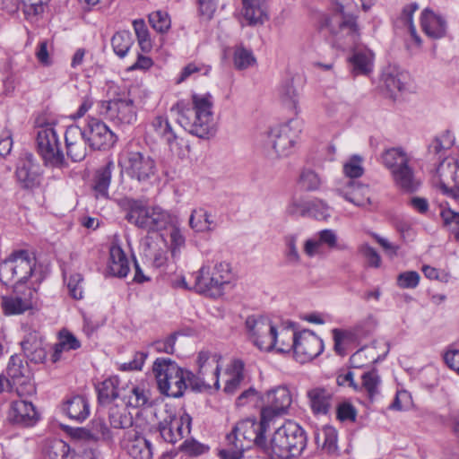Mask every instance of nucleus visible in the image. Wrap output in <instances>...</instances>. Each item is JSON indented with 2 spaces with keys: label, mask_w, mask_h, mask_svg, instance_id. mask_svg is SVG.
<instances>
[{
  "label": "nucleus",
  "mask_w": 459,
  "mask_h": 459,
  "mask_svg": "<svg viewBox=\"0 0 459 459\" xmlns=\"http://www.w3.org/2000/svg\"><path fill=\"white\" fill-rule=\"evenodd\" d=\"M359 2L365 12L375 4V0H332L333 12L321 18L319 28L328 31L333 48H354L361 39V29L355 14L359 10Z\"/></svg>",
  "instance_id": "obj_1"
},
{
  "label": "nucleus",
  "mask_w": 459,
  "mask_h": 459,
  "mask_svg": "<svg viewBox=\"0 0 459 459\" xmlns=\"http://www.w3.org/2000/svg\"><path fill=\"white\" fill-rule=\"evenodd\" d=\"M191 100V106L180 100L172 106L170 112L178 116L179 125L190 134L200 138L212 136L216 132L212 96L195 93Z\"/></svg>",
  "instance_id": "obj_2"
},
{
  "label": "nucleus",
  "mask_w": 459,
  "mask_h": 459,
  "mask_svg": "<svg viewBox=\"0 0 459 459\" xmlns=\"http://www.w3.org/2000/svg\"><path fill=\"white\" fill-rule=\"evenodd\" d=\"M306 431L298 423L289 420L279 427L267 440V459H297L307 446Z\"/></svg>",
  "instance_id": "obj_3"
},
{
  "label": "nucleus",
  "mask_w": 459,
  "mask_h": 459,
  "mask_svg": "<svg viewBox=\"0 0 459 459\" xmlns=\"http://www.w3.org/2000/svg\"><path fill=\"white\" fill-rule=\"evenodd\" d=\"M30 279L29 287H36L43 280L40 270L36 269L35 258L27 251L14 252L8 259L0 264V281L8 285L14 281V286L22 284Z\"/></svg>",
  "instance_id": "obj_4"
},
{
  "label": "nucleus",
  "mask_w": 459,
  "mask_h": 459,
  "mask_svg": "<svg viewBox=\"0 0 459 459\" xmlns=\"http://www.w3.org/2000/svg\"><path fill=\"white\" fill-rule=\"evenodd\" d=\"M300 132V122L297 119L271 128L262 140L264 154L272 160L290 155L294 152Z\"/></svg>",
  "instance_id": "obj_5"
},
{
  "label": "nucleus",
  "mask_w": 459,
  "mask_h": 459,
  "mask_svg": "<svg viewBox=\"0 0 459 459\" xmlns=\"http://www.w3.org/2000/svg\"><path fill=\"white\" fill-rule=\"evenodd\" d=\"M152 371L160 392L167 396L181 397L187 386L191 387V372L170 359H156Z\"/></svg>",
  "instance_id": "obj_6"
},
{
  "label": "nucleus",
  "mask_w": 459,
  "mask_h": 459,
  "mask_svg": "<svg viewBox=\"0 0 459 459\" xmlns=\"http://www.w3.org/2000/svg\"><path fill=\"white\" fill-rule=\"evenodd\" d=\"M269 422L263 419L257 421L255 418H247L239 420L232 431L226 436V441L229 445H234L235 447L243 451L255 446L265 455L267 439L264 433L267 430Z\"/></svg>",
  "instance_id": "obj_7"
},
{
  "label": "nucleus",
  "mask_w": 459,
  "mask_h": 459,
  "mask_svg": "<svg viewBox=\"0 0 459 459\" xmlns=\"http://www.w3.org/2000/svg\"><path fill=\"white\" fill-rule=\"evenodd\" d=\"M193 290L197 293L218 298L232 278L231 266L227 262H217L213 266L204 264L193 274Z\"/></svg>",
  "instance_id": "obj_8"
},
{
  "label": "nucleus",
  "mask_w": 459,
  "mask_h": 459,
  "mask_svg": "<svg viewBox=\"0 0 459 459\" xmlns=\"http://www.w3.org/2000/svg\"><path fill=\"white\" fill-rule=\"evenodd\" d=\"M126 220L147 231H156L173 224V217L168 211L160 206H144L138 201L130 204Z\"/></svg>",
  "instance_id": "obj_9"
},
{
  "label": "nucleus",
  "mask_w": 459,
  "mask_h": 459,
  "mask_svg": "<svg viewBox=\"0 0 459 459\" xmlns=\"http://www.w3.org/2000/svg\"><path fill=\"white\" fill-rule=\"evenodd\" d=\"M221 359V356L216 352L200 351L197 357L198 372L196 375L191 372V388L196 391H203L212 387L219 389Z\"/></svg>",
  "instance_id": "obj_10"
},
{
  "label": "nucleus",
  "mask_w": 459,
  "mask_h": 459,
  "mask_svg": "<svg viewBox=\"0 0 459 459\" xmlns=\"http://www.w3.org/2000/svg\"><path fill=\"white\" fill-rule=\"evenodd\" d=\"M37 150L47 166L61 168L65 159L54 124H45L37 131Z\"/></svg>",
  "instance_id": "obj_11"
},
{
  "label": "nucleus",
  "mask_w": 459,
  "mask_h": 459,
  "mask_svg": "<svg viewBox=\"0 0 459 459\" xmlns=\"http://www.w3.org/2000/svg\"><path fill=\"white\" fill-rule=\"evenodd\" d=\"M121 167L131 179L143 184L151 182L157 173L156 161L147 152H128Z\"/></svg>",
  "instance_id": "obj_12"
},
{
  "label": "nucleus",
  "mask_w": 459,
  "mask_h": 459,
  "mask_svg": "<svg viewBox=\"0 0 459 459\" xmlns=\"http://www.w3.org/2000/svg\"><path fill=\"white\" fill-rule=\"evenodd\" d=\"M246 327L253 342L262 351H271L278 342V332L272 322L263 316H250Z\"/></svg>",
  "instance_id": "obj_13"
},
{
  "label": "nucleus",
  "mask_w": 459,
  "mask_h": 459,
  "mask_svg": "<svg viewBox=\"0 0 459 459\" xmlns=\"http://www.w3.org/2000/svg\"><path fill=\"white\" fill-rule=\"evenodd\" d=\"M98 114L116 125H130L136 120V111L131 99H116L98 102Z\"/></svg>",
  "instance_id": "obj_14"
},
{
  "label": "nucleus",
  "mask_w": 459,
  "mask_h": 459,
  "mask_svg": "<svg viewBox=\"0 0 459 459\" xmlns=\"http://www.w3.org/2000/svg\"><path fill=\"white\" fill-rule=\"evenodd\" d=\"M89 147L93 151H105L117 142L116 134L101 120L90 117L82 127Z\"/></svg>",
  "instance_id": "obj_15"
},
{
  "label": "nucleus",
  "mask_w": 459,
  "mask_h": 459,
  "mask_svg": "<svg viewBox=\"0 0 459 459\" xmlns=\"http://www.w3.org/2000/svg\"><path fill=\"white\" fill-rule=\"evenodd\" d=\"M261 411L263 419L268 422L275 416L285 414L292 403V396L286 386H278L269 390L263 397Z\"/></svg>",
  "instance_id": "obj_16"
},
{
  "label": "nucleus",
  "mask_w": 459,
  "mask_h": 459,
  "mask_svg": "<svg viewBox=\"0 0 459 459\" xmlns=\"http://www.w3.org/2000/svg\"><path fill=\"white\" fill-rule=\"evenodd\" d=\"M42 169L34 155L25 152L22 153L15 170L18 183L22 188L34 189L40 186Z\"/></svg>",
  "instance_id": "obj_17"
},
{
  "label": "nucleus",
  "mask_w": 459,
  "mask_h": 459,
  "mask_svg": "<svg viewBox=\"0 0 459 459\" xmlns=\"http://www.w3.org/2000/svg\"><path fill=\"white\" fill-rule=\"evenodd\" d=\"M37 299L36 287L17 285L10 295L2 297V307L6 315H19L30 309Z\"/></svg>",
  "instance_id": "obj_18"
},
{
  "label": "nucleus",
  "mask_w": 459,
  "mask_h": 459,
  "mask_svg": "<svg viewBox=\"0 0 459 459\" xmlns=\"http://www.w3.org/2000/svg\"><path fill=\"white\" fill-rule=\"evenodd\" d=\"M192 419L183 412L180 415L169 413L159 424V431L164 441L175 444L190 433Z\"/></svg>",
  "instance_id": "obj_19"
},
{
  "label": "nucleus",
  "mask_w": 459,
  "mask_h": 459,
  "mask_svg": "<svg viewBox=\"0 0 459 459\" xmlns=\"http://www.w3.org/2000/svg\"><path fill=\"white\" fill-rule=\"evenodd\" d=\"M324 350L322 340L313 332L304 330L294 338L293 353L297 361L305 363L317 357Z\"/></svg>",
  "instance_id": "obj_20"
},
{
  "label": "nucleus",
  "mask_w": 459,
  "mask_h": 459,
  "mask_svg": "<svg viewBox=\"0 0 459 459\" xmlns=\"http://www.w3.org/2000/svg\"><path fill=\"white\" fill-rule=\"evenodd\" d=\"M67 156L74 162L82 161L88 152V140L82 127L77 125L67 126L65 133Z\"/></svg>",
  "instance_id": "obj_21"
},
{
  "label": "nucleus",
  "mask_w": 459,
  "mask_h": 459,
  "mask_svg": "<svg viewBox=\"0 0 459 459\" xmlns=\"http://www.w3.org/2000/svg\"><path fill=\"white\" fill-rule=\"evenodd\" d=\"M341 51H352L349 58L351 72L354 76L368 75L374 66V53L366 47H360V40L354 48L340 49Z\"/></svg>",
  "instance_id": "obj_22"
},
{
  "label": "nucleus",
  "mask_w": 459,
  "mask_h": 459,
  "mask_svg": "<svg viewBox=\"0 0 459 459\" xmlns=\"http://www.w3.org/2000/svg\"><path fill=\"white\" fill-rule=\"evenodd\" d=\"M339 195L356 206H365L370 204L369 188L353 179H345L336 188Z\"/></svg>",
  "instance_id": "obj_23"
},
{
  "label": "nucleus",
  "mask_w": 459,
  "mask_h": 459,
  "mask_svg": "<svg viewBox=\"0 0 459 459\" xmlns=\"http://www.w3.org/2000/svg\"><path fill=\"white\" fill-rule=\"evenodd\" d=\"M151 126L153 131L167 143L172 152L178 156L183 154L181 146L184 141L178 135L166 117H155L151 123Z\"/></svg>",
  "instance_id": "obj_24"
},
{
  "label": "nucleus",
  "mask_w": 459,
  "mask_h": 459,
  "mask_svg": "<svg viewBox=\"0 0 459 459\" xmlns=\"http://www.w3.org/2000/svg\"><path fill=\"white\" fill-rule=\"evenodd\" d=\"M308 405L316 415H325L333 405V392L323 386H315L307 391Z\"/></svg>",
  "instance_id": "obj_25"
},
{
  "label": "nucleus",
  "mask_w": 459,
  "mask_h": 459,
  "mask_svg": "<svg viewBox=\"0 0 459 459\" xmlns=\"http://www.w3.org/2000/svg\"><path fill=\"white\" fill-rule=\"evenodd\" d=\"M116 166L112 160L98 168L92 177L91 189L97 199H108V187L110 186L113 171Z\"/></svg>",
  "instance_id": "obj_26"
},
{
  "label": "nucleus",
  "mask_w": 459,
  "mask_h": 459,
  "mask_svg": "<svg viewBox=\"0 0 459 459\" xmlns=\"http://www.w3.org/2000/svg\"><path fill=\"white\" fill-rule=\"evenodd\" d=\"M242 15L247 25H262L269 20L266 0H242Z\"/></svg>",
  "instance_id": "obj_27"
},
{
  "label": "nucleus",
  "mask_w": 459,
  "mask_h": 459,
  "mask_svg": "<svg viewBox=\"0 0 459 459\" xmlns=\"http://www.w3.org/2000/svg\"><path fill=\"white\" fill-rule=\"evenodd\" d=\"M125 446L128 455L134 459H152V443L144 437L137 435L134 431L126 434Z\"/></svg>",
  "instance_id": "obj_28"
},
{
  "label": "nucleus",
  "mask_w": 459,
  "mask_h": 459,
  "mask_svg": "<svg viewBox=\"0 0 459 459\" xmlns=\"http://www.w3.org/2000/svg\"><path fill=\"white\" fill-rule=\"evenodd\" d=\"M8 418L15 424L30 426L37 420V411L31 403L17 400L11 403Z\"/></svg>",
  "instance_id": "obj_29"
},
{
  "label": "nucleus",
  "mask_w": 459,
  "mask_h": 459,
  "mask_svg": "<svg viewBox=\"0 0 459 459\" xmlns=\"http://www.w3.org/2000/svg\"><path fill=\"white\" fill-rule=\"evenodd\" d=\"M421 28L430 38L440 39L446 31V22L432 10L426 8L421 13Z\"/></svg>",
  "instance_id": "obj_30"
},
{
  "label": "nucleus",
  "mask_w": 459,
  "mask_h": 459,
  "mask_svg": "<svg viewBox=\"0 0 459 459\" xmlns=\"http://www.w3.org/2000/svg\"><path fill=\"white\" fill-rule=\"evenodd\" d=\"M244 368L245 365L241 359H234L230 361L225 371L227 379L223 391L226 394H233L240 388L246 379Z\"/></svg>",
  "instance_id": "obj_31"
},
{
  "label": "nucleus",
  "mask_w": 459,
  "mask_h": 459,
  "mask_svg": "<svg viewBox=\"0 0 459 459\" xmlns=\"http://www.w3.org/2000/svg\"><path fill=\"white\" fill-rule=\"evenodd\" d=\"M360 383L358 382V387L356 392L364 394L370 402H373L375 398L380 394L381 377L377 369L372 368L371 370L363 372L360 377Z\"/></svg>",
  "instance_id": "obj_32"
},
{
  "label": "nucleus",
  "mask_w": 459,
  "mask_h": 459,
  "mask_svg": "<svg viewBox=\"0 0 459 459\" xmlns=\"http://www.w3.org/2000/svg\"><path fill=\"white\" fill-rule=\"evenodd\" d=\"M108 269L112 275L123 278L129 272V261L122 247L113 243L109 248Z\"/></svg>",
  "instance_id": "obj_33"
},
{
  "label": "nucleus",
  "mask_w": 459,
  "mask_h": 459,
  "mask_svg": "<svg viewBox=\"0 0 459 459\" xmlns=\"http://www.w3.org/2000/svg\"><path fill=\"white\" fill-rule=\"evenodd\" d=\"M26 357L32 362L43 363L47 359V351L42 346L41 338L38 333H30L22 342Z\"/></svg>",
  "instance_id": "obj_34"
},
{
  "label": "nucleus",
  "mask_w": 459,
  "mask_h": 459,
  "mask_svg": "<svg viewBox=\"0 0 459 459\" xmlns=\"http://www.w3.org/2000/svg\"><path fill=\"white\" fill-rule=\"evenodd\" d=\"M407 74L395 67H388L382 74V82L391 98H395L401 92L405 84Z\"/></svg>",
  "instance_id": "obj_35"
},
{
  "label": "nucleus",
  "mask_w": 459,
  "mask_h": 459,
  "mask_svg": "<svg viewBox=\"0 0 459 459\" xmlns=\"http://www.w3.org/2000/svg\"><path fill=\"white\" fill-rule=\"evenodd\" d=\"M189 226L195 232L212 231L215 227L213 216L204 208L194 209L189 218Z\"/></svg>",
  "instance_id": "obj_36"
},
{
  "label": "nucleus",
  "mask_w": 459,
  "mask_h": 459,
  "mask_svg": "<svg viewBox=\"0 0 459 459\" xmlns=\"http://www.w3.org/2000/svg\"><path fill=\"white\" fill-rule=\"evenodd\" d=\"M395 185L407 192H413L417 189L419 182L417 181L413 169L409 163L392 172Z\"/></svg>",
  "instance_id": "obj_37"
},
{
  "label": "nucleus",
  "mask_w": 459,
  "mask_h": 459,
  "mask_svg": "<svg viewBox=\"0 0 459 459\" xmlns=\"http://www.w3.org/2000/svg\"><path fill=\"white\" fill-rule=\"evenodd\" d=\"M382 163L391 173L410 163V156L402 148H390L381 155Z\"/></svg>",
  "instance_id": "obj_38"
},
{
  "label": "nucleus",
  "mask_w": 459,
  "mask_h": 459,
  "mask_svg": "<svg viewBox=\"0 0 459 459\" xmlns=\"http://www.w3.org/2000/svg\"><path fill=\"white\" fill-rule=\"evenodd\" d=\"M65 410L71 419L78 421L84 420L90 414L89 403L82 395H76L68 400Z\"/></svg>",
  "instance_id": "obj_39"
},
{
  "label": "nucleus",
  "mask_w": 459,
  "mask_h": 459,
  "mask_svg": "<svg viewBox=\"0 0 459 459\" xmlns=\"http://www.w3.org/2000/svg\"><path fill=\"white\" fill-rule=\"evenodd\" d=\"M315 439L317 446H321L325 453L333 455L337 452V430L334 428L324 427L316 433Z\"/></svg>",
  "instance_id": "obj_40"
},
{
  "label": "nucleus",
  "mask_w": 459,
  "mask_h": 459,
  "mask_svg": "<svg viewBox=\"0 0 459 459\" xmlns=\"http://www.w3.org/2000/svg\"><path fill=\"white\" fill-rule=\"evenodd\" d=\"M119 379L117 377H110L100 383L97 386L98 400L100 403H109L119 396Z\"/></svg>",
  "instance_id": "obj_41"
},
{
  "label": "nucleus",
  "mask_w": 459,
  "mask_h": 459,
  "mask_svg": "<svg viewBox=\"0 0 459 459\" xmlns=\"http://www.w3.org/2000/svg\"><path fill=\"white\" fill-rule=\"evenodd\" d=\"M6 371L9 380L13 386L26 383L27 377L25 374L28 373V369L27 367L22 364V360L19 357L13 356L11 358Z\"/></svg>",
  "instance_id": "obj_42"
},
{
  "label": "nucleus",
  "mask_w": 459,
  "mask_h": 459,
  "mask_svg": "<svg viewBox=\"0 0 459 459\" xmlns=\"http://www.w3.org/2000/svg\"><path fill=\"white\" fill-rule=\"evenodd\" d=\"M256 64V59L251 49L243 45H238L233 51V65L238 70H246Z\"/></svg>",
  "instance_id": "obj_43"
},
{
  "label": "nucleus",
  "mask_w": 459,
  "mask_h": 459,
  "mask_svg": "<svg viewBox=\"0 0 459 459\" xmlns=\"http://www.w3.org/2000/svg\"><path fill=\"white\" fill-rule=\"evenodd\" d=\"M109 424L114 429H127L133 425V418L125 408L112 405L108 409Z\"/></svg>",
  "instance_id": "obj_44"
},
{
  "label": "nucleus",
  "mask_w": 459,
  "mask_h": 459,
  "mask_svg": "<svg viewBox=\"0 0 459 459\" xmlns=\"http://www.w3.org/2000/svg\"><path fill=\"white\" fill-rule=\"evenodd\" d=\"M134 43L132 34L128 30L117 31L111 39L114 52L119 57H125Z\"/></svg>",
  "instance_id": "obj_45"
},
{
  "label": "nucleus",
  "mask_w": 459,
  "mask_h": 459,
  "mask_svg": "<svg viewBox=\"0 0 459 459\" xmlns=\"http://www.w3.org/2000/svg\"><path fill=\"white\" fill-rule=\"evenodd\" d=\"M127 394H123L129 406L139 408L144 406L149 401V392L143 386L132 385L127 387Z\"/></svg>",
  "instance_id": "obj_46"
},
{
  "label": "nucleus",
  "mask_w": 459,
  "mask_h": 459,
  "mask_svg": "<svg viewBox=\"0 0 459 459\" xmlns=\"http://www.w3.org/2000/svg\"><path fill=\"white\" fill-rule=\"evenodd\" d=\"M334 342V351L339 355H345L349 344L355 341V333L348 330L334 328L332 331Z\"/></svg>",
  "instance_id": "obj_47"
},
{
  "label": "nucleus",
  "mask_w": 459,
  "mask_h": 459,
  "mask_svg": "<svg viewBox=\"0 0 459 459\" xmlns=\"http://www.w3.org/2000/svg\"><path fill=\"white\" fill-rule=\"evenodd\" d=\"M419 9V4L417 3H411L408 5L404 6L401 14V20L409 29L410 34L411 38L414 39L415 43L420 46L421 44V39L417 34L416 28L413 24V13Z\"/></svg>",
  "instance_id": "obj_48"
},
{
  "label": "nucleus",
  "mask_w": 459,
  "mask_h": 459,
  "mask_svg": "<svg viewBox=\"0 0 459 459\" xmlns=\"http://www.w3.org/2000/svg\"><path fill=\"white\" fill-rule=\"evenodd\" d=\"M298 236L295 234L287 235L284 238L286 261L290 265H298L301 262V257L297 247Z\"/></svg>",
  "instance_id": "obj_49"
},
{
  "label": "nucleus",
  "mask_w": 459,
  "mask_h": 459,
  "mask_svg": "<svg viewBox=\"0 0 459 459\" xmlns=\"http://www.w3.org/2000/svg\"><path fill=\"white\" fill-rule=\"evenodd\" d=\"M210 71L211 67L209 65L195 62L189 63L185 67H183L179 76L176 79V83H182L195 74L207 75Z\"/></svg>",
  "instance_id": "obj_50"
},
{
  "label": "nucleus",
  "mask_w": 459,
  "mask_h": 459,
  "mask_svg": "<svg viewBox=\"0 0 459 459\" xmlns=\"http://www.w3.org/2000/svg\"><path fill=\"white\" fill-rule=\"evenodd\" d=\"M307 215L316 220H325L330 216V207L326 203L319 199L306 202Z\"/></svg>",
  "instance_id": "obj_51"
},
{
  "label": "nucleus",
  "mask_w": 459,
  "mask_h": 459,
  "mask_svg": "<svg viewBox=\"0 0 459 459\" xmlns=\"http://www.w3.org/2000/svg\"><path fill=\"white\" fill-rule=\"evenodd\" d=\"M279 96L284 104L290 107H295L298 102V91L292 79H287L281 84Z\"/></svg>",
  "instance_id": "obj_52"
},
{
  "label": "nucleus",
  "mask_w": 459,
  "mask_h": 459,
  "mask_svg": "<svg viewBox=\"0 0 459 459\" xmlns=\"http://www.w3.org/2000/svg\"><path fill=\"white\" fill-rule=\"evenodd\" d=\"M292 329L283 328L278 333V342L273 349H276L279 352H289L294 349V338L297 336Z\"/></svg>",
  "instance_id": "obj_53"
},
{
  "label": "nucleus",
  "mask_w": 459,
  "mask_h": 459,
  "mask_svg": "<svg viewBox=\"0 0 459 459\" xmlns=\"http://www.w3.org/2000/svg\"><path fill=\"white\" fill-rule=\"evenodd\" d=\"M343 172L349 178L348 179L361 177L364 173L362 158L359 155L351 157L343 165Z\"/></svg>",
  "instance_id": "obj_54"
},
{
  "label": "nucleus",
  "mask_w": 459,
  "mask_h": 459,
  "mask_svg": "<svg viewBox=\"0 0 459 459\" xmlns=\"http://www.w3.org/2000/svg\"><path fill=\"white\" fill-rule=\"evenodd\" d=\"M133 25L140 48L143 51H149L152 48V42L145 22L143 20H135Z\"/></svg>",
  "instance_id": "obj_55"
},
{
  "label": "nucleus",
  "mask_w": 459,
  "mask_h": 459,
  "mask_svg": "<svg viewBox=\"0 0 459 459\" xmlns=\"http://www.w3.org/2000/svg\"><path fill=\"white\" fill-rule=\"evenodd\" d=\"M91 430L94 437V442L99 440H109L112 438V433L108 428L104 420L101 418H96L92 420L91 423Z\"/></svg>",
  "instance_id": "obj_56"
},
{
  "label": "nucleus",
  "mask_w": 459,
  "mask_h": 459,
  "mask_svg": "<svg viewBox=\"0 0 459 459\" xmlns=\"http://www.w3.org/2000/svg\"><path fill=\"white\" fill-rule=\"evenodd\" d=\"M149 22L155 30L161 33L167 31L170 27V19L168 13L161 11L151 13Z\"/></svg>",
  "instance_id": "obj_57"
},
{
  "label": "nucleus",
  "mask_w": 459,
  "mask_h": 459,
  "mask_svg": "<svg viewBox=\"0 0 459 459\" xmlns=\"http://www.w3.org/2000/svg\"><path fill=\"white\" fill-rule=\"evenodd\" d=\"M440 215L444 224L449 228L455 238L459 240V212H455L451 209H442Z\"/></svg>",
  "instance_id": "obj_58"
},
{
  "label": "nucleus",
  "mask_w": 459,
  "mask_h": 459,
  "mask_svg": "<svg viewBox=\"0 0 459 459\" xmlns=\"http://www.w3.org/2000/svg\"><path fill=\"white\" fill-rule=\"evenodd\" d=\"M69 452V446L61 440L50 443L44 450V459H60Z\"/></svg>",
  "instance_id": "obj_59"
},
{
  "label": "nucleus",
  "mask_w": 459,
  "mask_h": 459,
  "mask_svg": "<svg viewBox=\"0 0 459 459\" xmlns=\"http://www.w3.org/2000/svg\"><path fill=\"white\" fill-rule=\"evenodd\" d=\"M420 281V274L415 271H407L397 276V285L403 289H414Z\"/></svg>",
  "instance_id": "obj_60"
},
{
  "label": "nucleus",
  "mask_w": 459,
  "mask_h": 459,
  "mask_svg": "<svg viewBox=\"0 0 459 459\" xmlns=\"http://www.w3.org/2000/svg\"><path fill=\"white\" fill-rule=\"evenodd\" d=\"M299 182L307 190H316L319 187L321 180L316 172L306 169L300 174Z\"/></svg>",
  "instance_id": "obj_61"
},
{
  "label": "nucleus",
  "mask_w": 459,
  "mask_h": 459,
  "mask_svg": "<svg viewBox=\"0 0 459 459\" xmlns=\"http://www.w3.org/2000/svg\"><path fill=\"white\" fill-rule=\"evenodd\" d=\"M83 278L80 273L71 274L67 282L70 295L75 299H81L83 294Z\"/></svg>",
  "instance_id": "obj_62"
},
{
  "label": "nucleus",
  "mask_w": 459,
  "mask_h": 459,
  "mask_svg": "<svg viewBox=\"0 0 459 459\" xmlns=\"http://www.w3.org/2000/svg\"><path fill=\"white\" fill-rule=\"evenodd\" d=\"M23 6L26 15H39L44 12V6L48 0H19Z\"/></svg>",
  "instance_id": "obj_63"
},
{
  "label": "nucleus",
  "mask_w": 459,
  "mask_h": 459,
  "mask_svg": "<svg viewBox=\"0 0 459 459\" xmlns=\"http://www.w3.org/2000/svg\"><path fill=\"white\" fill-rule=\"evenodd\" d=\"M359 253L366 258L369 266L377 268L381 264V258L376 249L368 244H363L359 247Z\"/></svg>",
  "instance_id": "obj_64"
}]
</instances>
